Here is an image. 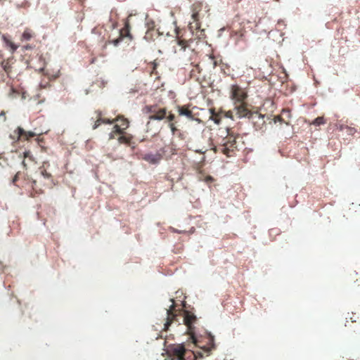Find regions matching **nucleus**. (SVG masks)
Wrapping results in <instances>:
<instances>
[{
    "label": "nucleus",
    "instance_id": "f257e3e1",
    "mask_svg": "<svg viewBox=\"0 0 360 360\" xmlns=\"http://www.w3.org/2000/svg\"><path fill=\"white\" fill-rule=\"evenodd\" d=\"M196 316L191 313L190 311H186L184 312V324L188 328V333L191 335L193 342L195 345H196L198 347L202 348L205 352L209 353L212 349H214V338L213 335H211L210 333H206L207 336L205 337V339L207 340L206 344L201 345V341L198 340L194 336V332H193V323L196 321Z\"/></svg>",
    "mask_w": 360,
    "mask_h": 360
},
{
    "label": "nucleus",
    "instance_id": "f03ea898",
    "mask_svg": "<svg viewBox=\"0 0 360 360\" xmlns=\"http://www.w3.org/2000/svg\"><path fill=\"white\" fill-rule=\"evenodd\" d=\"M236 138L237 135L231 129L226 128L225 131H221V139L218 141L215 150L228 157L232 156L237 148Z\"/></svg>",
    "mask_w": 360,
    "mask_h": 360
},
{
    "label": "nucleus",
    "instance_id": "7ed1b4c3",
    "mask_svg": "<svg viewBox=\"0 0 360 360\" xmlns=\"http://www.w3.org/2000/svg\"><path fill=\"white\" fill-rule=\"evenodd\" d=\"M144 112L146 113L150 114L148 117L149 121L147 122L146 124L147 128H148L150 124V120H165L167 114V110L166 108H160L158 105H146L144 108ZM148 130V129H147V131Z\"/></svg>",
    "mask_w": 360,
    "mask_h": 360
},
{
    "label": "nucleus",
    "instance_id": "20e7f679",
    "mask_svg": "<svg viewBox=\"0 0 360 360\" xmlns=\"http://www.w3.org/2000/svg\"><path fill=\"white\" fill-rule=\"evenodd\" d=\"M248 97L246 91L241 86L233 84L230 89V98L233 101V104L245 102Z\"/></svg>",
    "mask_w": 360,
    "mask_h": 360
},
{
    "label": "nucleus",
    "instance_id": "39448f33",
    "mask_svg": "<svg viewBox=\"0 0 360 360\" xmlns=\"http://www.w3.org/2000/svg\"><path fill=\"white\" fill-rule=\"evenodd\" d=\"M175 31L176 34L175 41H176L177 46L174 47V53L179 54V58H181V53L185 52L187 49H188V51L191 52H193V50L190 48L188 41L181 38L179 30L176 28Z\"/></svg>",
    "mask_w": 360,
    "mask_h": 360
},
{
    "label": "nucleus",
    "instance_id": "423d86ee",
    "mask_svg": "<svg viewBox=\"0 0 360 360\" xmlns=\"http://www.w3.org/2000/svg\"><path fill=\"white\" fill-rule=\"evenodd\" d=\"M186 352V349L183 345H173L167 349L168 355L176 360H184Z\"/></svg>",
    "mask_w": 360,
    "mask_h": 360
},
{
    "label": "nucleus",
    "instance_id": "0eeeda50",
    "mask_svg": "<svg viewBox=\"0 0 360 360\" xmlns=\"http://www.w3.org/2000/svg\"><path fill=\"white\" fill-rule=\"evenodd\" d=\"M233 110L235 111L236 117L238 118H250L253 112L249 110L248 108V103L246 102L235 104Z\"/></svg>",
    "mask_w": 360,
    "mask_h": 360
},
{
    "label": "nucleus",
    "instance_id": "6e6552de",
    "mask_svg": "<svg viewBox=\"0 0 360 360\" xmlns=\"http://www.w3.org/2000/svg\"><path fill=\"white\" fill-rule=\"evenodd\" d=\"M176 110L179 116H185L188 119L191 120H195L199 123L201 122L200 119L195 117L192 110L189 108L188 105H177Z\"/></svg>",
    "mask_w": 360,
    "mask_h": 360
},
{
    "label": "nucleus",
    "instance_id": "1a4fd4ad",
    "mask_svg": "<svg viewBox=\"0 0 360 360\" xmlns=\"http://www.w3.org/2000/svg\"><path fill=\"white\" fill-rule=\"evenodd\" d=\"M252 123L256 130H260L263 128L265 124L264 115L258 113L257 112H253L250 118Z\"/></svg>",
    "mask_w": 360,
    "mask_h": 360
},
{
    "label": "nucleus",
    "instance_id": "9d476101",
    "mask_svg": "<svg viewBox=\"0 0 360 360\" xmlns=\"http://www.w3.org/2000/svg\"><path fill=\"white\" fill-rule=\"evenodd\" d=\"M200 10V6L199 5H193L192 13L193 22L189 23V27L191 30H198L200 28V22L199 18Z\"/></svg>",
    "mask_w": 360,
    "mask_h": 360
},
{
    "label": "nucleus",
    "instance_id": "9b49d317",
    "mask_svg": "<svg viewBox=\"0 0 360 360\" xmlns=\"http://www.w3.org/2000/svg\"><path fill=\"white\" fill-rule=\"evenodd\" d=\"M170 301L172 302V304L169 307V309H167V321L164 325V330H167L169 329V327L176 320V314H174V311L175 309V304H174V299H171Z\"/></svg>",
    "mask_w": 360,
    "mask_h": 360
},
{
    "label": "nucleus",
    "instance_id": "f8f14e48",
    "mask_svg": "<svg viewBox=\"0 0 360 360\" xmlns=\"http://www.w3.org/2000/svg\"><path fill=\"white\" fill-rule=\"evenodd\" d=\"M148 30L145 34V39L153 40L155 37L159 35V32L155 29V22L153 20H148L146 23Z\"/></svg>",
    "mask_w": 360,
    "mask_h": 360
},
{
    "label": "nucleus",
    "instance_id": "ddd939ff",
    "mask_svg": "<svg viewBox=\"0 0 360 360\" xmlns=\"http://www.w3.org/2000/svg\"><path fill=\"white\" fill-rule=\"evenodd\" d=\"M162 158V155L159 153H146L143 156V159L150 164L158 163L161 160Z\"/></svg>",
    "mask_w": 360,
    "mask_h": 360
},
{
    "label": "nucleus",
    "instance_id": "4468645a",
    "mask_svg": "<svg viewBox=\"0 0 360 360\" xmlns=\"http://www.w3.org/2000/svg\"><path fill=\"white\" fill-rule=\"evenodd\" d=\"M15 131L17 132L18 137L23 140H29L30 138L34 137L37 135V133L33 131H27L20 127H18Z\"/></svg>",
    "mask_w": 360,
    "mask_h": 360
},
{
    "label": "nucleus",
    "instance_id": "2eb2a0df",
    "mask_svg": "<svg viewBox=\"0 0 360 360\" xmlns=\"http://www.w3.org/2000/svg\"><path fill=\"white\" fill-rule=\"evenodd\" d=\"M1 39L4 41L5 46L8 49H10V51L11 53H13L16 51V50L18 48V46L15 44L8 35L2 34Z\"/></svg>",
    "mask_w": 360,
    "mask_h": 360
},
{
    "label": "nucleus",
    "instance_id": "dca6fc26",
    "mask_svg": "<svg viewBox=\"0 0 360 360\" xmlns=\"http://www.w3.org/2000/svg\"><path fill=\"white\" fill-rule=\"evenodd\" d=\"M120 37L122 39L124 37H129L130 39H132V36L130 33V25L128 20L125 21L124 27L120 30Z\"/></svg>",
    "mask_w": 360,
    "mask_h": 360
},
{
    "label": "nucleus",
    "instance_id": "f3484780",
    "mask_svg": "<svg viewBox=\"0 0 360 360\" xmlns=\"http://www.w3.org/2000/svg\"><path fill=\"white\" fill-rule=\"evenodd\" d=\"M34 37H35L34 32L32 29L27 27L25 29L24 32H22L21 37H20V40L22 41H30Z\"/></svg>",
    "mask_w": 360,
    "mask_h": 360
},
{
    "label": "nucleus",
    "instance_id": "a211bd4d",
    "mask_svg": "<svg viewBox=\"0 0 360 360\" xmlns=\"http://www.w3.org/2000/svg\"><path fill=\"white\" fill-rule=\"evenodd\" d=\"M131 139L132 136L131 134H127L125 131L122 134H120L117 139L120 143H125L128 145L130 144Z\"/></svg>",
    "mask_w": 360,
    "mask_h": 360
},
{
    "label": "nucleus",
    "instance_id": "6ab92c4d",
    "mask_svg": "<svg viewBox=\"0 0 360 360\" xmlns=\"http://www.w3.org/2000/svg\"><path fill=\"white\" fill-rule=\"evenodd\" d=\"M115 121L117 122V124L124 131L129 127V121L121 117H118Z\"/></svg>",
    "mask_w": 360,
    "mask_h": 360
},
{
    "label": "nucleus",
    "instance_id": "aec40b11",
    "mask_svg": "<svg viewBox=\"0 0 360 360\" xmlns=\"http://www.w3.org/2000/svg\"><path fill=\"white\" fill-rule=\"evenodd\" d=\"M210 118L214 122V123L219 124L221 122V115L219 113H217L214 108L210 109Z\"/></svg>",
    "mask_w": 360,
    "mask_h": 360
},
{
    "label": "nucleus",
    "instance_id": "412c9836",
    "mask_svg": "<svg viewBox=\"0 0 360 360\" xmlns=\"http://www.w3.org/2000/svg\"><path fill=\"white\" fill-rule=\"evenodd\" d=\"M165 119L166 120V122H167L168 124H170L171 123H176V121L175 120L176 116L172 112H167Z\"/></svg>",
    "mask_w": 360,
    "mask_h": 360
},
{
    "label": "nucleus",
    "instance_id": "4be33fe9",
    "mask_svg": "<svg viewBox=\"0 0 360 360\" xmlns=\"http://www.w3.org/2000/svg\"><path fill=\"white\" fill-rule=\"evenodd\" d=\"M200 68L198 64L194 65V68L191 70V77L198 78V74L200 73Z\"/></svg>",
    "mask_w": 360,
    "mask_h": 360
},
{
    "label": "nucleus",
    "instance_id": "5701e85b",
    "mask_svg": "<svg viewBox=\"0 0 360 360\" xmlns=\"http://www.w3.org/2000/svg\"><path fill=\"white\" fill-rule=\"evenodd\" d=\"M325 122L326 121L323 117H318L312 122L311 124L316 126H319L321 124H325Z\"/></svg>",
    "mask_w": 360,
    "mask_h": 360
},
{
    "label": "nucleus",
    "instance_id": "b1692460",
    "mask_svg": "<svg viewBox=\"0 0 360 360\" xmlns=\"http://www.w3.org/2000/svg\"><path fill=\"white\" fill-rule=\"evenodd\" d=\"M176 124V123H171L170 124H168V127L170 129L172 134L173 136H175L180 130L177 128Z\"/></svg>",
    "mask_w": 360,
    "mask_h": 360
},
{
    "label": "nucleus",
    "instance_id": "393cba45",
    "mask_svg": "<svg viewBox=\"0 0 360 360\" xmlns=\"http://www.w3.org/2000/svg\"><path fill=\"white\" fill-rule=\"evenodd\" d=\"M1 66L6 72L8 73L11 71V67L9 60H4L1 63Z\"/></svg>",
    "mask_w": 360,
    "mask_h": 360
},
{
    "label": "nucleus",
    "instance_id": "a878e982",
    "mask_svg": "<svg viewBox=\"0 0 360 360\" xmlns=\"http://www.w3.org/2000/svg\"><path fill=\"white\" fill-rule=\"evenodd\" d=\"M344 129H346L347 130V132L349 134H354L356 130L353 128V127H349L348 126H343V125H341L340 126V130H344Z\"/></svg>",
    "mask_w": 360,
    "mask_h": 360
},
{
    "label": "nucleus",
    "instance_id": "bb28decb",
    "mask_svg": "<svg viewBox=\"0 0 360 360\" xmlns=\"http://www.w3.org/2000/svg\"><path fill=\"white\" fill-rule=\"evenodd\" d=\"M40 173L45 178V179H49L51 178V175L50 173H49L44 168L40 167Z\"/></svg>",
    "mask_w": 360,
    "mask_h": 360
},
{
    "label": "nucleus",
    "instance_id": "cd10ccee",
    "mask_svg": "<svg viewBox=\"0 0 360 360\" xmlns=\"http://www.w3.org/2000/svg\"><path fill=\"white\" fill-rule=\"evenodd\" d=\"M234 112H235L234 110H229V111L224 112L223 113H224V115L225 117L233 120L234 117L236 116V115H234Z\"/></svg>",
    "mask_w": 360,
    "mask_h": 360
},
{
    "label": "nucleus",
    "instance_id": "c85d7f7f",
    "mask_svg": "<svg viewBox=\"0 0 360 360\" xmlns=\"http://www.w3.org/2000/svg\"><path fill=\"white\" fill-rule=\"evenodd\" d=\"M112 131L120 135L124 132L117 124L114 125Z\"/></svg>",
    "mask_w": 360,
    "mask_h": 360
},
{
    "label": "nucleus",
    "instance_id": "c756f323",
    "mask_svg": "<svg viewBox=\"0 0 360 360\" xmlns=\"http://www.w3.org/2000/svg\"><path fill=\"white\" fill-rule=\"evenodd\" d=\"M181 140H184L186 139V134L184 131H181V130L179 131V132L175 135Z\"/></svg>",
    "mask_w": 360,
    "mask_h": 360
},
{
    "label": "nucleus",
    "instance_id": "7c9ffc66",
    "mask_svg": "<svg viewBox=\"0 0 360 360\" xmlns=\"http://www.w3.org/2000/svg\"><path fill=\"white\" fill-rule=\"evenodd\" d=\"M101 120H102V118L101 117H98V119L96 120V121L95 122V123L93 126L94 129H96L102 124Z\"/></svg>",
    "mask_w": 360,
    "mask_h": 360
},
{
    "label": "nucleus",
    "instance_id": "2f4dec72",
    "mask_svg": "<svg viewBox=\"0 0 360 360\" xmlns=\"http://www.w3.org/2000/svg\"><path fill=\"white\" fill-rule=\"evenodd\" d=\"M6 112L4 110H2L0 112V122H6Z\"/></svg>",
    "mask_w": 360,
    "mask_h": 360
},
{
    "label": "nucleus",
    "instance_id": "473e14b6",
    "mask_svg": "<svg viewBox=\"0 0 360 360\" xmlns=\"http://www.w3.org/2000/svg\"><path fill=\"white\" fill-rule=\"evenodd\" d=\"M122 39L120 37L116 39L112 40L111 42L114 46H117Z\"/></svg>",
    "mask_w": 360,
    "mask_h": 360
},
{
    "label": "nucleus",
    "instance_id": "72a5a7b5",
    "mask_svg": "<svg viewBox=\"0 0 360 360\" xmlns=\"http://www.w3.org/2000/svg\"><path fill=\"white\" fill-rule=\"evenodd\" d=\"M101 122L104 123V124H112V122H114V120L111 121L109 119H103L102 118Z\"/></svg>",
    "mask_w": 360,
    "mask_h": 360
},
{
    "label": "nucleus",
    "instance_id": "f704fd0d",
    "mask_svg": "<svg viewBox=\"0 0 360 360\" xmlns=\"http://www.w3.org/2000/svg\"><path fill=\"white\" fill-rule=\"evenodd\" d=\"M115 134H117L112 131V132L109 134V139H114L115 138Z\"/></svg>",
    "mask_w": 360,
    "mask_h": 360
},
{
    "label": "nucleus",
    "instance_id": "c9c22d12",
    "mask_svg": "<svg viewBox=\"0 0 360 360\" xmlns=\"http://www.w3.org/2000/svg\"><path fill=\"white\" fill-rule=\"evenodd\" d=\"M32 49V46H30V45H25L23 46V49L24 50H30V49Z\"/></svg>",
    "mask_w": 360,
    "mask_h": 360
},
{
    "label": "nucleus",
    "instance_id": "e433bc0d",
    "mask_svg": "<svg viewBox=\"0 0 360 360\" xmlns=\"http://www.w3.org/2000/svg\"><path fill=\"white\" fill-rule=\"evenodd\" d=\"M18 174L15 175V176L13 179V183L15 184V182L18 181Z\"/></svg>",
    "mask_w": 360,
    "mask_h": 360
},
{
    "label": "nucleus",
    "instance_id": "4c0bfd02",
    "mask_svg": "<svg viewBox=\"0 0 360 360\" xmlns=\"http://www.w3.org/2000/svg\"><path fill=\"white\" fill-rule=\"evenodd\" d=\"M29 154H30V151L25 152V157H28V156H29Z\"/></svg>",
    "mask_w": 360,
    "mask_h": 360
},
{
    "label": "nucleus",
    "instance_id": "58836bf2",
    "mask_svg": "<svg viewBox=\"0 0 360 360\" xmlns=\"http://www.w3.org/2000/svg\"><path fill=\"white\" fill-rule=\"evenodd\" d=\"M276 118L278 119V120H281V117H279V116H278V117H277Z\"/></svg>",
    "mask_w": 360,
    "mask_h": 360
},
{
    "label": "nucleus",
    "instance_id": "ea45409f",
    "mask_svg": "<svg viewBox=\"0 0 360 360\" xmlns=\"http://www.w3.org/2000/svg\"><path fill=\"white\" fill-rule=\"evenodd\" d=\"M350 319L352 320V322H355L356 321V320H354V319L352 320V317H351Z\"/></svg>",
    "mask_w": 360,
    "mask_h": 360
},
{
    "label": "nucleus",
    "instance_id": "a19ab883",
    "mask_svg": "<svg viewBox=\"0 0 360 360\" xmlns=\"http://www.w3.org/2000/svg\"><path fill=\"white\" fill-rule=\"evenodd\" d=\"M274 1L278 2L280 0H274Z\"/></svg>",
    "mask_w": 360,
    "mask_h": 360
}]
</instances>
